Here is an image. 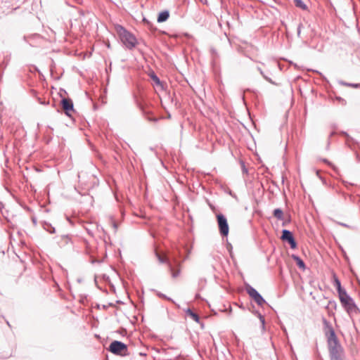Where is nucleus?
Returning a JSON list of instances; mask_svg holds the SVG:
<instances>
[{
  "mask_svg": "<svg viewBox=\"0 0 360 360\" xmlns=\"http://www.w3.org/2000/svg\"><path fill=\"white\" fill-rule=\"evenodd\" d=\"M259 319H260L262 323L264 324V317L261 314H259Z\"/></svg>",
  "mask_w": 360,
  "mask_h": 360,
  "instance_id": "5701e85b",
  "label": "nucleus"
},
{
  "mask_svg": "<svg viewBox=\"0 0 360 360\" xmlns=\"http://www.w3.org/2000/svg\"><path fill=\"white\" fill-rule=\"evenodd\" d=\"M158 295L160 297H162V298H164V299H166V300H170V299H169V298H168L165 295H164V294H162V293L159 292V293L158 294Z\"/></svg>",
  "mask_w": 360,
  "mask_h": 360,
  "instance_id": "412c9836",
  "label": "nucleus"
},
{
  "mask_svg": "<svg viewBox=\"0 0 360 360\" xmlns=\"http://www.w3.org/2000/svg\"><path fill=\"white\" fill-rule=\"evenodd\" d=\"M137 105H138L139 108L141 110H143V108L142 105H141V103H137Z\"/></svg>",
  "mask_w": 360,
  "mask_h": 360,
  "instance_id": "393cba45",
  "label": "nucleus"
},
{
  "mask_svg": "<svg viewBox=\"0 0 360 360\" xmlns=\"http://www.w3.org/2000/svg\"><path fill=\"white\" fill-rule=\"evenodd\" d=\"M186 314L195 322L198 323L200 321L199 316L197 314L194 313L191 309H186Z\"/></svg>",
  "mask_w": 360,
  "mask_h": 360,
  "instance_id": "ddd939ff",
  "label": "nucleus"
},
{
  "mask_svg": "<svg viewBox=\"0 0 360 360\" xmlns=\"http://www.w3.org/2000/svg\"><path fill=\"white\" fill-rule=\"evenodd\" d=\"M292 258L296 262V264L299 266V268H300L302 269H305L304 262L300 257H298L297 255H292Z\"/></svg>",
  "mask_w": 360,
  "mask_h": 360,
  "instance_id": "f8f14e48",
  "label": "nucleus"
},
{
  "mask_svg": "<svg viewBox=\"0 0 360 360\" xmlns=\"http://www.w3.org/2000/svg\"><path fill=\"white\" fill-rule=\"evenodd\" d=\"M151 78L156 84H159L160 83V79L155 74L151 75Z\"/></svg>",
  "mask_w": 360,
  "mask_h": 360,
  "instance_id": "6ab92c4d",
  "label": "nucleus"
},
{
  "mask_svg": "<svg viewBox=\"0 0 360 360\" xmlns=\"http://www.w3.org/2000/svg\"><path fill=\"white\" fill-rule=\"evenodd\" d=\"M169 17V13L168 11H164L161 12L158 17V22H162L166 21Z\"/></svg>",
  "mask_w": 360,
  "mask_h": 360,
  "instance_id": "9b49d317",
  "label": "nucleus"
},
{
  "mask_svg": "<svg viewBox=\"0 0 360 360\" xmlns=\"http://www.w3.org/2000/svg\"><path fill=\"white\" fill-rule=\"evenodd\" d=\"M217 219L221 235L226 236L229 234V224L226 218L222 214H218Z\"/></svg>",
  "mask_w": 360,
  "mask_h": 360,
  "instance_id": "39448f33",
  "label": "nucleus"
},
{
  "mask_svg": "<svg viewBox=\"0 0 360 360\" xmlns=\"http://www.w3.org/2000/svg\"><path fill=\"white\" fill-rule=\"evenodd\" d=\"M264 78H265L268 82H271V84H274V83L273 82V81H272L270 78H269V77H264Z\"/></svg>",
  "mask_w": 360,
  "mask_h": 360,
  "instance_id": "b1692460",
  "label": "nucleus"
},
{
  "mask_svg": "<svg viewBox=\"0 0 360 360\" xmlns=\"http://www.w3.org/2000/svg\"><path fill=\"white\" fill-rule=\"evenodd\" d=\"M337 99H338V101H342L343 103H346V101H345L343 98H340V97H338V98H337Z\"/></svg>",
  "mask_w": 360,
  "mask_h": 360,
  "instance_id": "4be33fe9",
  "label": "nucleus"
},
{
  "mask_svg": "<svg viewBox=\"0 0 360 360\" xmlns=\"http://www.w3.org/2000/svg\"><path fill=\"white\" fill-rule=\"evenodd\" d=\"M116 30L122 42L125 46V47L130 50L133 49L137 44V40L135 36L128 32L122 26H117Z\"/></svg>",
  "mask_w": 360,
  "mask_h": 360,
  "instance_id": "f03ea898",
  "label": "nucleus"
},
{
  "mask_svg": "<svg viewBox=\"0 0 360 360\" xmlns=\"http://www.w3.org/2000/svg\"><path fill=\"white\" fill-rule=\"evenodd\" d=\"M61 105L67 115L70 116V112L74 111L73 102L70 98L62 99Z\"/></svg>",
  "mask_w": 360,
  "mask_h": 360,
  "instance_id": "6e6552de",
  "label": "nucleus"
},
{
  "mask_svg": "<svg viewBox=\"0 0 360 360\" xmlns=\"http://www.w3.org/2000/svg\"><path fill=\"white\" fill-rule=\"evenodd\" d=\"M300 28H301V25H300L298 26V28H297V34H298V35L300 34Z\"/></svg>",
  "mask_w": 360,
  "mask_h": 360,
  "instance_id": "a878e982",
  "label": "nucleus"
},
{
  "mask_svg": "<svg viewBox=\"0 0 360 360\" xmlns=\"http://www.w3.org/2000/svg\"><path fill=\"white\" fill-rule=\"evenodd\" d=\"M274 216L279 219V220H282L283 219V212L281 209L280 208H277V209H275L274 210Z\"/></svg>",
  "mask_w": 360,
  "mask_h": 360,
  "instance_id": "2eb2a0df",
  "label": "nucleus"
},
{
  "mask_svg": "<svg viewBox=\"0 0 360 360\" xmlns=\"http://www.w3.org/2000/svg\"><path fill=\"white\" fill-rule=\"evenodd\" d=\"M333 284L337 288L338 295H341L342 292L344 293V292H347L344 288H342L341 283L335 274H333Z\"/></svg>",
  "mask_w": 360,
  "mask_h": 360,
  "instance_id": "9d476101",
  "label": "nucleus"
},
{
  "mask_svg": "<svg viewBox=\"0 0 360 360\" xmlns=\"http://www.w3.org/2000/svg\"><path fill=\"white\" fill-rule=\"evenodd\" d=\"M295 6L298 8H300L303 10L307 9V6L304 4L302 0H294Z\"/></svg>",
  "mask_w": 360,
  "mask_h": 360,
  "instance_id": "f3484780",
  "label": "nucleus"
},
{
  "mask_svg": "<svg viewBox=\"0 0 360 360\" xmlns=\"http://www.w3.org/2000/svg\"><path fill=\"white\" fill-rule=\"evenodd\" d=\"M323 323L330 360H347L345 358L344 349L338 340L333 326L325 319Z\"/></svg>",
  "mask_w": 360,
  "mask_h": 360,
  "instance_id": "f257e3e1",
  "label": "nucleus"
},
{
  "mask_svg": "<svg viewBox=\"0 0 360 360\" xmlns=\"http://www.w3.org/2000/svg\"><path fill=\"white\" fill-rule=\"evenodd\" d=\"M281 238L283 240L288 241L289 243V244L290 245L291 248H292V249L296 248V247H297L296 242L292 236V233L290 231L283 229L282 231V236H281Z\"/></svg>",
  "mask_w": 360,
  "mask_h": 360,
  "instance_id": "0eeeda50",
  "label": "nucleus"
},
{
  "mask_svg": "<svg viewBox=\"0 0 360 360\" xmlns=\"http://www.w3.org/2000/svg\"><path fill=\"white\" fill-rule=\"evenodd\" d=\"M71 239L68 236H62L60 243L63 245H67L70 242Z\"/></svg>",
  "mask_w": 360,
  "mask_h": 360,
  "instance_id": "dca6fc26",
  "label": "nucleus"
},
{
  "mask_svg": "<svg viewBox=\"0 0 360 360\" xmlns=\"http://www.w3.org/2000/svg\"><path fill=\"white\" fill-rule=\"evenodd\" d=\"M143 21L150 29H152L153 24L149 20H148L146 18H143Z\"/></svg>",
  "mask_w": 360,
  "mask_h": 360,
  "instance_id": "aec40b11",
  "label": "nucleus"
},
{
  "mask_svg": "<svg viewBox=\"0 0 360 360\" xmlns=\"http://www.w3.org/2000/svg\"><path fill=\"white\" fill-rule=\"evenodd\" d=\"M340 303L348 314H357L359 308L355 304L354 300L347 294V292L338 295Z\"/></svg>",
  "mask_w": 360,
  "mask_h": 360,
  "instance_id": "7ed1b4c3",
  "label": "nucleus"
},
{
  "mask_svg": "<svg viewBox=\"0 0 360 360\" xmlns=\"http://www.w3.org/2000/svg\"><path fill=\"white\" fill-rule=\"evenodd\" d=\"M109 350L115 354L126 355L127 352V346L117 340L111 342Z\"/></svg>",
  "mask_w": 360,
  "mask_h": 360,
  "instance_id": "20e7f679",
  "label": "nucleus"
},
{
  "mask_svg": "<svg viewBox=\"0 0 360 360\" xmlns=\"http://www.w3.org/2000/svg\"><path fill=\"white\" fill-rule=\"evenodd\" d=\"M246 291L259 306H262L266 302L262 295L252 286L248 285Z\"/></svg>",
  "mask_w": 360,
  "mask_h": 360,
  "instance_id": "423d86ee",
  "label": "nucleus"
},
{
  "mask_svg": "<svg viewBox=\"0 0 360 360\" xmlns=\"http://www.w3.org/2000/svg\"><path fill=\"white\" fill-rule=\"evenodd\" d=\"M340 84L343 86H351V87H354V88H359L360 87V84H352V83H347V82H341Z\"/></svg>",
  "mask_w": 360,
  "mask_h": 360,
  "instance_id": "a211bd4d",
  "label": "nucleus"
},
{
  "mask_svg": "<svg viewBox=\"0 0 360 360\" xmlns=\"http://www.w3.org/2000/svg\"><path fill=\"white\" fill-rule=\"evenodd\" d=\"M155 255L157 259H158L160 263H166L168 265V263H170L169 262L168 258L166 256H162L160 254H159L158 252H155Z\"/></svg>",
  "mask_w": 360,
  "mask_h": 360,
  "instance_id": "4468645a",
  "label": "nucleus"
},
{
  "mask_svg": "<svg viewBox=\"0 0 360 360\" xmlns=\"http://www.w3.org/2000/svg\"><path fill=\"white\" fill-rule=\"evenodd\" d=\"M176 267H177V269H174V267L172 266V264L170 263H168V269H169V271L171 273L172 277L173 278H176L179 277L181 274V262H176Z\"/></svg>",
  "mask_w": 360,
  "mask_h": 360,
  "instance_id": "1a4fd4ad",
  "label": "nucleus"
}]
</instances>
